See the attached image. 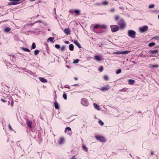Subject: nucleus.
I'll return each mask as SVG.
<instances>
[{"label": "nucleus", "mask_w": 159, "mask_h": 159, "mask_svg": "<svg viewBox=\"0 0 159 159\" xmlns=\"http://www.w3.org/2000/svg\"><path fill=\"white\" fill-rule=\"evenodd\" d=\"M99 28L103 29H105L106 28V26L105 25L103 24H96L95 25L93 28L94 32L97 33H98V32H97L96 30Z\"/></svg>", "instance_id": "obj_1"}, {"label": "nucleus", "mask_w": 159, "mask_h": 159, "mask_svg": "<svg viewBox=\"0 0 159 159\" xmlns=\"http://www.w3.org/2000/svg\"><path fill=\"white\" fill-rule=\"evenodd\" d=\"M136 33L134 30H130L128 31V35L130 37L134 39L135 38Z\"/></svg>", "instance_id": "obj_2"}, {"label": "nucleus", "mask_w": 159, "mask_h": 159, "mask_svg": "<svg viewBox=\"0 0 159 159\" xmlns=\"http://www.w3.org/2000/svg\"><path fill=\"white\" fill-rule=\"evenodd\" d=\"M118 24L120 25L121 29H123L125 27V23L123 19H121L119 20L118 22Z\"/></svg>", "instance_id": "obj_3"}, {"label": "nucleus", "mask_w": 159, "mask_h": 159, "mask_svg": "<svg viewBox=\"0 0 159 159\" xmlns=\"http://www.w3.org/2000/svg\"><path fill=\"white\" fill-rule=\"evenodd\" d=\"M110 27L112 32H116L119 30V26L117 25H111Z\"/></svg>", "instance_id": "obj_4"}, {"label": "nucleus", "mask_w": 159, "mask_h": 159, "mask_svg": "<svg viewBox=\"0 0 159 159\" xmlns=\"http://www.w3.org/2000/svg\"><path fill=\"white\" fill-rule=\"evenodd\" d=\"M81 104L85 106H87L89 104L88 100L85 98H82L81 100Z\"/></svg>", "instance_id": "obj_5"}, {"label": "nucleus", "mask_w": 159, "mask_h": 159, "mask_svg": "<svg viewBox=\"0 0 159 159\" xmlns=\"http://www.w3.org/2000/svg\"><path fill=\"white\" fill-rule=\"evenodd\" d=\"M148 29V27L146 25H144L139 28V31L141 33H143L147 31Z\"/></svg>", "instance_id": "obj_6"}, {"label": "nucleus", "mask_w": 159, "mask_h": 159, "mask_svg": "<svg viewBox=\"0 0 159 159\" xmlns=\"http://www.w3.org/2000/svg\"><path fill=\"white\" fill-rule=\"evenodd\" d=\"M95 137L97 140L101 142H104L106 141V139L103 137L97 135Z\"/></svg>", "instance_id": "obj_7"}, {"label": "nucleus", "mask_w": 159, "mask_h": 159, "mask_svg": "<svg viewBox=\"0 0 159 159\" xmlns=\"http://www.w3.org/2000/svg\"><path fill=\"white\" fill-rule=\"evenodd\" d=\"M65 132L68 135H71V129L70 127H66L65 130Z\"/></svg>", "instance_id": "obj_8"}, {"label": "nucleus", "mask_w": 159, "mask_h": 159, "mask_svg": "<svg viewBox=\"0 0 159 159\" xmlns=\"http://www.w3.org/2000/svg\"><path fill=\"white\" fill-rule=\"evenodd\" d=\"M65 142V139L64 137H61L59 139L58 143L59 145H61L64 143Z\"/></svg>", "instance_id": "obj_9"}, {"label": "nucleus", "mask_w": 159, "mask_h": 159, "mask_svg": "<svg viewBox=\"0 0 159 159\" xmlns=\"http://www.w3.org/2000/svg\"><path fill=\"white\" fill-rule=\"evenodd\" d=\"M111 88L110 87L109 85H107L106 87H102L100 89L102 91H107Z\"/></svg>", "instance_id": "obj_10"}, {"label": "nucleus", "mask_w": 159, "mask_h": 159, "mask_svg": "<svg viewBox=\"0 0 159 159\" xmlns=\"http://www.w3.org/2000/svg\"><path fill=\"white\" fill-rule=\"evenodd\" d=\"M26 123L28 126L30 128L32 127V121H30L29 120H27Z\"/></svg>", "instance_id": "obj_11"}, {"label": "nucleus", "mask_w": 159, "mask_h": 159, "mask_svg": "<svg viewBox=\"0 0 159 159\" xmlns=\"http://www.w3.org/2000/svg\"><path fill=\"white\" fill-rule=\"evenodd\" d=\"M149 53L150 54H157V55H158V50H151L150 51Z\"/></svg>", "instance_id": "obj_12"}, {"label": "nucleus", "mask_w": 159, "mask_h": 159, "mask_svg": "<svg viewBox=\"0 0 159 159\" xmlns=\"http://www.w3.org/2000/svg\"><path fill=\"white\" fill-rule=\"evenodd\" d=\"M64 32L67 35H70V30L69 29H65L64 30Z\"/></svg>", "instance_id": "obj_13"}, {"label": "nucleus", "mask_w": 159, "mask_h": 159, "mask_svg": "<svg viewBox=\"0 0 159 159\" xmlns=\"http://www.w3.org/2000/svg\"><path fill=\"white\" fill-rule=\"evenodd\" d=\"M74 43L79 48H81V47L80 45V44L77 40H74Z\"/></svg>", "instance_id": "obj_14"}, {"label": "nucleus", "mask_w": 159, "mask_h": 159, "mask_svg": "<svg viewBox=\"0 0 159 159\" xmlns=\"http://www.w3.org/2000/svg\"><path fill=\"white\" fill-rule=\"evenodd\" d=\"M39 79L42 83H46L48 81L46 79H45L43 78L39 77Z\"/></svg>", "instance_id": "obj_15"}, {"label": "nucleus", "mask_w": 159, "mask_h": 159, "mask_svg": "<svg viewBox=\"0 0 159 159\" xmlns=\"http://www.w3.org/2000/svg\"><path fill=\"white\" fill-rule=\"evenodd\" d=\"M93 105L94 107L96 109L98 110H100L99 107L97 104L96 103H94L93 104Z\"/></svg>", "instance_id": "obj_16"}, {"label": "nucleus", "mask_w": 159, "mask_h": 159, "mask_svg": "<svg viewBox=\"0 0 159 159\" xmlns=\"http://www.w3.org/2000/svg\"><path fill=\"white\" fill-rule=\"evenodd\" d=\"M54 106L56 109H58L59 108V105L58 102L56 101L54 102Z\"/></svg>", "instance_id": "obj_17"}, {"label": "nucleus", "mask_w": 159, "mask_h": 159, "mask_svg": "<svg viewBox=\"0 0 159 159\" xmlns=\"http://www.w3.org/2000/svg\"><path fill=\"white\" fill-rule=\"evenodd\" d=\"M95 59L98 61H99L101 60V57L98 56L96 55L94 56Z\"/></svg>", "instance_id": "obj_18"}, {"label": "nucleus", "mask_w": 159, "mask_h": 159, "mask_svg": "<svg viewBox=\"0 0 159 159\" xmlns=\"http://www.w3.org/2000/svg\"><path fill=\"white\" fill-rule=\"evenodd\" d=\"M82 147L83 150L86 152H88V150L87 148L86 147V146L84 145L83 144L82 145Z\"/></svg>", "instance_id": "obj_19"}, {"label": "nucleus", "mask_w": 159, "mask_h": 159, "mask_svg": "<svg viewBox=\"0 0 159 159\" xmlns=\"http://www.w3.org/2000/svg\"><path fill=\"white\" fill-rule=\"evenodd\" d=\"M69 49L70 51H73L74 49V45L72 44H70V45L69 47Z\"/></svg>", "instance_id": "obj_20"}, {"label": "nucleus", "mask_w": 159, "mask_h": 159, "mask_svg": "<svg viewBox=\"0 0 159 159\" xmlns=\"http://www.w3.org/2000/svg\"><path fill=\"white\" fill-rule=\"evenodd\" d=\"M21 49L23 50V51H25V52H30V50L26 48H25L24 47H22L21 48Z\"/></svg>", "instance_id": "obj_21"}, {"label": "nucleus", "mask_w": 159, "mask_h": 159, "mask_svg": "<svg viewBox=\"0 0 159 159\" xmlns=\"http://www.w3.org/2000/svg\"><path fill=\"white\" fill-rule=\"evenodd\" d=\"M129 84H133L134 83L135 81L133 80L129 79Z\"/></svg>", "instance_id": "obj_22"}, {"label": "nucleus", "mask_w": 159, "mask_h": 159, "mask_svg": "<svg viewBox=\"0 0 159 159\" xmlns=\"http://www.w3.org/2000/svg\"><path fill=\"white\" fill-rule=\"evenodd\" d=\"M130 51H121V53L122 54H126L128 53L129 52H130Z\"/></svg>", "instance_id": "obj_23"}, {"label": "nucleus", "mask_w": 159, "mask_h": 159, "mask_svg": "<svg viewBox=\"0 0 159 159\" xmlns=\"http://www.w3.org/2000/svg\"><path fill=\"white\" fill-rule=\"evenodd\" d=\"M54 39V38L52 37H49L48 40V42H49V41L52 42L53 43V41Z\"/></svg>", "instance_id": "obj_24"}, {"label": "nucleus", "mask_w": 159, "mask_h": 159, "mask_svg": "<svg viewBox=\"0 0 159 159\" xmlns=\"http://www.w3.org/2000/svg\"><path fill=\"white\" fill-rule=\"evenodd\" d=\"M109 4V2L106 0L103 1L102 2V5H107Z\"/></svg>", "instance_id": "obj_25"}, {"label": "nucleus", "mask_w": 159, "mask_h": 159, "mask_svg": "<svg viewBox=\"0 0 159 159\" xmlns=\"http://www.w3.org/2000/svg\"><path fill=\"white\" fill-rule=\"evenodd\" d=\"M151 68H157L159 67V65L157 64L151 65Z\"/></svg>", "instance_id": "obj_26"}, {"label": "nucleus", "mask_w": 159, "mask_h": 159, "mask_svg": "<svg viewBox=\"0 0 159 159\" xmlns=\"http://www.w3.org/2000/svg\"><path fill=\"white\" fill-rule=\"evenodd\" d=\"M11 29L9 27L6 28L4 29L5 32H8L10 31Z\"/></svg>", "instance_id": "obj_27"}, {"label": "nucleus", "mask_w": 159, "mask_h": 159, "mask_svg": "<svg viewBox=\"0 0 159 159\" xmlns=\"http://www.w3.org/2000/svg\"><path fill=\"white\" fill-rule=\"evenodd\" d=\"M103 79L106 81H107L108 80L109 78L107 75H105L103 76Z\"/></svg>", "instance_id": "obj_28"}, {"label": "nucleus", "mask_w": 159, "mask_h": 159, "mask_svg": "<svg viewBox=\"0 0 159 159\" xmlns=\"http://www.w3.org/2000/svg\"><path fill=\"white\" fill-rule=\"evenodd\" d=\"M66 48V47L65 46V45L62 46L61 47L60 50L61 51H64L65 50Z\"/></svg>", "instance_id": "obj_29"}, {"label": "nucleus", "mask_w": 159, "mask_h": 159, "mask_svg": "<svg viewBox=\"0 0 159 159\" xmlns=\"http://www.w3.org/2000/svg\"><path fill=\"white\" fill-rule=\"evenodd\" d=\"M115 54L117 55L121 54V51H119L117 52H114Z\"/></svg>", "instance_id": "obj_30"}, {"label": "nucleus", "mask_w": 159, "mask_h": 159, "mask_svg": "<svg viewBox=\"0 0 159 159\" xmlns=\"http://www.w3.org/2000/svg\"><path fill=\"white\" fill-rule=\"evenodd\" d=\"M31 48L32 49H34L36 48L35 43H33L31 46Z\"/></svg>", "instance_id": "obj_31"}, {"label": "nucleus", "mask_w": 159, "mask_h": 159, "mask_svg": "<svg viewBox=\"0 0 159 159\" xmlns=\"http://www.w3.org/2000/svg\"><path fill=\"white\" fill-rule=\"evenodd\" d=\"M127 90V89L126 88L122 89L120 90V92H125Z\"/></svg>", "instance_id": "obj_32"}, {"label": "nucleus", "mask_w": 159, "mask_h": 159, "mask_svg": "<svg viewBox=\"0 0 159 159\" xmlns=\"http://www.w3.org/2000/svg\"><path fill=\"white\" fill-rule=\"evenodd\" d=\"M155 44V43H151L149 44L148 46L149 47H152L154 46Z\"/></svg>", "instance_id": "obj_33"}, {"label": "nucleus", "mask_w": 159, "mask_h": 159, "mask_svg": "<svg viewBox=\"0 0 159 159\" xmlns=\"http://www.w3.org/2000/svg\"><path fill=\"white\" fill-rule=\"evenodd\" d=\"M39 51L38 50H35L34 51V54L35 55H36L39 53Z\"/></svg>", "instance_id": "obj_34"}, {"label": "nucleus", "mask_w": 159, "mask_h": 159, "mask_svg": "<svg viewBox=\"0 0 159 159\" xmlns=\"http://www.w3.org/2000/svg\"><path fill=\"white\" fill-rule=\"evenodd\" d=\"M154 7L155 5L154 4H151L148 7L149 8H152Z\"/></svg>", "instance_id": "obj_35"}, {"label": "nucleus", "mask_w": 159, "mask_h": 159, "mask_svg": "<svg viewBox=\"0 0 159 159\" xmlns=\"http://www.w3.org/2000/svg\"><path fill=\"white\" fill-rule=\"evenodd\" d=\"M63 98L65 99L66 100L67 99V95L66 93H64L63 95Z\"/></svg>", "instance_id": "obj_36"}, {"label": "nucleus", "mask_w": 159, "mask_h": 159, "mask_svg": "<svg viewBox=\"0 0 159 159\" xmlns=\"http://www.w3.org/2000/svg\"><path fill=\"white\" fill-rule=\"evenodd\" d=\"M74 12L77 14H79L80 13V11L78 10H75L74 11Z\"/></svg>", "instance_id": "obj_37"}, {"label": "nucleus", "mask_w": 159, "mask_h": 159, "mask_svg": "<svg viewBox=\"0 0 159 159\" xmlns=\"http://www.w3.org/2000/svg\"><path fill=\"white\" fill-rule=\"evenodd\" d=\"M98 122L99 124L101 126L103 125H104L103 122L101 120H99Z\"/></svg>", "instance_id": "obj_38"}, {"label": "nucleus", "mask_w": 159, "mask_h": 159, "mask_svg": "<svg viewBox=\"0 0 159 159\" xmlns=\"http://www.w3.org/2000/svg\"><path fill=\"white\" fill-rule=\"evenodd\" d=\"M55 47L56 48L58 49L60 48V46L58 44H56L55 45Z\"/></svg>", "instance_id": "obj_39"}, {"label": "nucleus", "mask_w": 159, "mask_h": 159, "mask_svg": "<svg viewBox=\"0 0 159 159\" xmlns=\"http://www.w3.org/2000/svg\"><path fill=\"white\" fill-rule=\"evenodd\" d=\"M79 61H80L79 60L76 59V60H75V61H74L73 63L74 64H76V63H78Z\"/></svg>", "instance_id": "obj_40"}, {"label": "nucleus", "mask_w": 159, "mask_h": 159, "mask_svg": "<svg viewBox=\"0 0 159 159\" xmlns=\"http://www.w3.org/2000/svg\"><path fill=\"white\" fill-rule=\"evenodd\" d=\"M121 72V70L120 69H118L116 71V74H119Z\"/></svg>", "instance_id": "obj_41"}, {"label": "nucleus", "mask_w": 159, "mask_h": 159, "mask_svg": "<svg viewBox=\"0 0 159 159\" xmlns=\"http://www.w3.org/2000/svg\"><path fill=\"white\" fill-rule=\"evenodd\" d=\"M103 70V67L102 66L100 67L99 69V70L100 72H102Z\"/></svg>", "instance_id": "obj_42"}, {"label": "nucleus", "mask_w": 159, "mask_h": 159, "mask_svg": "<svg viewBox=\"0 0 159 159\" xmlns=\"http://www.w3.org/2000/svg\"><path fill=\"white\" fill-rule=\"evenodd\" d=\"M119 18V17L118 15H116L115 16V20L117 21L118 20Z\"/></svg>", "instance_id": "obj_43"}, {"label": "nucleus", "mask_w": 159, "mask_h": 159, "mask_svg": "<svg viewBox=\"0 0 159 159\" xmlns=\"http://www.w3.org/2000/svg\"><path fill=\"white\" fill-rule=\"evenodd\" d=\"M8 128H9V129L11 130V131H13V129H12V127H11V125L9 124V125H8Z\"/></svg>", "instance_id": "obj_44"}, {"label": "nucleus", "mask_w": 159, "mask_h": 159, "mask_svg": "<svg viewBox=\"0 0 159 159\" xmlns=\"http://www.w3.org/2000/svg\"><path fill=\"white\" fill-rule=\"evenodd\" d=\"M96 5L98 6H100L102 5V3L97 2L96 3Z\"/></svg>", "instance_id": "obj_45"}, {"label": "nucleus", "mask_w": 159, "mask_h": 159, "mask_svg": "<svg viewBox=\"0 0 159 159\" xmlns=\"http://www.w3.org/2000/svg\"><path fill=\"white\" fill-rule=\"evenodd\" d=\"M115 9L114 8H112L110 10V11L111 12H113L115 11Z\"/></svg>", "instance_id": "obj_46"}, {"label": "nucleus", "mask_w": 159, "mask_h": 159, "mask_svg": "<svg viewBox=\"0 0 159 159\" xmlns=\"http://www.w3.org/2000/svg\"><path fill=\"white\" fill-rule=\"evenodd\" d=\"M69 12L71 14H73V13L74 12V11L73 9H71L69 10Z\"/></svg>", "instance_id": "obj_47"}, {"label": "nucleus", "mask_w": 159, "mask_h": 159, "mask_svg": "<svg viewBox=\"0 0 159 159\" xmlns=\"http://www.w3.org/2000/svg\"><path fill=\"white\" fill-rule=\"evenodd\" d=\"M64 87L66 88H68V89H70V86L68 85H66Z\"/></svg>", "instance_id": "obj_48"}, {"label": "nucleus", "mask_w": 159, "mask_h": 159, "mask_svg": "<svg viewBox=\"0 0 159 159\" xmlns=\"http://www.w3.org/2000/svg\"><path fill=\"white\" fill-rule=\"evenodd\" d=\"M1 100L2 101L4 102H6L7 101V100H6L5 99L1 98Z\"/></svg>", "instance_id": "obj_49"}, {"label": "nucleus", "mask_w": 159, "mask_h": 159, "mask_svg": "<svg viewBox=\"0 0 159 159\" xmlns=\"http://www.w3.org/2000/svg\"><path fill=\"white\" fill-rule=\"evenodd\" d=\"M119 8L121 10H124L125 9V8L122 7H120Z\"/></svg>", "instance_id": "obj_50"}, {"label": "nucleus", "mask_w": 159, "mask_h": 159, "mask_svg": "<svg viewBox=\"0 0 159 159\" xmlns=\"http://www.w3.org/2000/svg\"><path fill=\"white\" fill-rule=\"evenodd\" d=\"M64 43H66V44H69L70 43L68 41H65V42H64Z\"/></svg>", "instance_id": "obj_51"}, {"label": "nucleus", "mask_w": 159, "mask_h": 159, "mask_svg": "<svg viewBox=\"0 0 159 159\" xmlns=\"http://www.w3.org/2000/svg\"><path fill=\"white\" fill-rule=\"evenodd\" d=\"M70 159H75V156H73Z\"/></svg>", "instance_id": "obj_52"}, {"label": "nucleus", "mask_w": 159, "mask_h": 159, "mask_svg": "<svg viewBox=\"0 0 159 159\" xmlns=\"http://www.w3.org/2000/svg\"><path fill=\"white\" fill-rule=\"evenodd\" d=\"M154 154V152L153 151H152L151 153V155L152 156Z\"/></svg>", "instance_id": "obj_53"}, {"label": "nucleus", "mask_w": 159, "mask_h": 159, "mask_svg": "<svg viewBox=\"0 0 159 159\" xmlns=\"http://www.w3.org/2000/svg\"><path fill=\"white\" fill-rule=\"evenodd\" d=\"M72 86H79V85L77 84H74V85H72Z\"/></svg>", "instance_id": "obj_54"}, {"label": "nucleus", "mask_w": 159, "mask_h": 159, "mask_svg": "<svg viewBox=\"0 0 159 159\" xmlns=\"http://www.w3.org/2000/svg\"><path fill=\"white\" fill-rule=\"evenodd\" d=\"M53 11H54L55 12V14H56V9L55 8H54V9H53Z\"/></svg>", "instance_id": "obj_55"}, {"label": "nucleus", "mask_w": 159, "mask_h": 159, "mask_svg": "<svg viewBox=\"0 0 159 159\" xmlns=\"http://www.w3.org/2000/svg\"><path fill=\"white\" fill-rule=\"evenodd\" d=\"M155 38L156 39H158L159 38V37H155Z\"/></svg>", "instance_id": "obj_56"}, {"label": "nucleus", "mask_w": 159, "mask_h": 159, "mask_svg": "<svg viewBox=\"0 0 159 159\" xmlns=\"http://www.w3.org/2000/svg\"><path fill=\"white\" fill-rule=\"evenodd\" d=\"M74 79L75 80H78V78H76V77H75L74 78Z\"/></svg>", "instance_id": "obj_57"}, {"label": "nucleus", "mask_w": 159, "mask_h": 159, "mask_svg": "<svg viewBox=\"0 0 159 159\" xmlns=\"http://www.w3.org/2000/svg\"><path fill=\"white\" fill-rule=\"evenodd\" d=\"M13 104V101H12V102H11V105L12 106V105Z\"/></svg>", "instance_id": "obj_58"}, {"label": "nucleus", "mask_w": 159, "mask_h": 159, "mask_svg": "<svg viewBox=\"0 0 159 159\" xmlns=\"http://www.w3.org/2000/svg\"><path fill=\"white\" fill-rule=\"evenodd\" d=\"M8 105H9V104H10V102H9V101H8Z\"/></svg>", "instance_id": "obj_59"}, {"label": "nucleus", "mask_w": 159, "mask_h": 159, "mask_svg": "<svg viewBox=\"0 0 159 159\" xmlns=\"http://www.w3.org/2000/svg\"><path fill=\"white\" fill-rule=\"evenodd\" d=\"M158 18L159 19V15H158Z\"/></svg>", "instance_id": "obj_60"}, {"label": "nucleus", "mask_w": 159, "mask_h": 159, "mask_svg": "<svg viewBox=\"0 0 159 159\" xmlns=\"http://www.w3.org/2000/svg\"><path fill=\"white\" fill-rule=\"evenodd\" d=\"M158 18L159 19V15H158Z\"/></svg>", "instance_id": "obj_61"}, {"label": "nucleus", "mask_w": 159, "mask_h": 159, "mask_svg": "<svg viewBox=\"0 0 159 159\" xmlns=\"http://www.w3.org/2000/svg\"><path fill=\"white\" fill-rule=\"evenodd\" d=\"M101 31H100L99 32V33H101Z\"/></svg>", "instance_id": "obj_62"}]
</instances>
